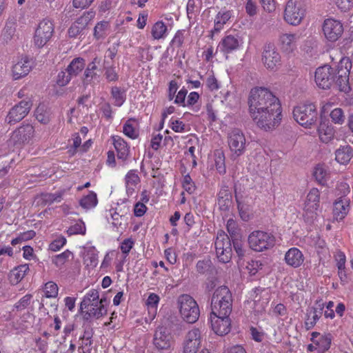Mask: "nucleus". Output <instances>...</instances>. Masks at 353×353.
<instances>
[{
	"label": "nucleus",
	"mask_w": 353,
	"mask_h": 353,
	"mask_svg": "<svg viewBox=\"0 0 353 353\" xmlns=\"http://www.w3.org/2000/svg\"><path fill=\"white\" fill-rule=\"evenodd\" d=\"M248 105L250 116L260 128L272 130L280 124L281 105L279 99L268 89L263 87L252 88Z\"/></svg>",
	"instance_id": "nucleus-1"
},
{
	"label": "nucleus",
	"mask_w": 353,
	"mask_h": 353,
	"mask_svg": "<svg viewBox=\"0 0 353 353\" xmlns=\"http://www.w3.org/2000/svg\"><path fill=\"white\" fill-rule=\"evenodd\" d=\"M232 293L227 286L217 288L211 298V313L230 315L232 310Z\"/></svg>",
	"instance_id": "nucleus-2"
},
{
	"label": "nucleus",
	"mask_w": 353,
	"mask_h": 353,
	"mask_svg": "<svg viewBox=\"0 0 353 353\" xmlns=\"http://www.w3.org/2000/svg\"><path fill=\"white\" fill-rule=\"evenodd\" d=\"M293 117L299 125L310 128L316 124L318 119L316 107L313 103L298 105L294 108Z\"/></svg>",
	"instance_id": "nucleus-3"
},
{
	"label": "nucleus",
	"mask_w": 353,
	"mask_h": 353,
	"mask_svg": "<svg viewBox=\"0 0 353 353\" xmlns=\"http://www.w3.org/2000/svg\"><path fill=\"white\" fill-rule=\"evenodd\" d=\"M179 312L181 317L188 323H195L199 317L200 310L196 301L188 294L179 298Z\"/></svg>",
	"instance_id": "nucleus-4"
},
{
	"label": "nucleus",
	"mask_w": 353,
	"mask_h": 353,
	"mask_svg": "<svg viewBox=\"0 0 353 353\" xmlns=\"http://www.w3.org/2000/svg\"><path fill=\"white\" fill-rule=\"evenodd\" d=\"M351 68L352 63L348 59H341L338 65L332 86L336 88L340 92L349 93L352 90L349 79Z\"/></svg>",
	"instance_id": "nucleus-5"
},
{
	"label": "nucleus",
	"mask_w": 353,
	"mask_h": 353,
	"mask_svg": "<svg viewBox=\"0 0 353 353\" xmlns=\"http://www.w3.org/2000/svg\"><path fill=\"white\" fill-rule=\"evenodd\" d=\"M250 248L256 252H262L272 248L275 244V237L271 233L257 230L248 236Z\"/></svg>",
	"instance_id": "nucleus-6"
},
{
	"label": "nucleus",
	"mask_w": 353,
	"mask_h": 353,
	"mask_svg": "<svg viewBox=\"0 0 353 353\" xmlns=\"http://www.w3.org/2000/svg\"><path fill=\"white\" fill-rule=\"evenodd\" d=\"M228 143L232 152V158L233 159L241 156L245 152L246 140L240 129L234 128L228 133Z\"/></svg>",
	"instance_id": "nucleus-7"
},
{
	"label": "nucleus",
	"mask_w": 353,
	"mask_h": 353,
	"mask_svg": "<svg viewBox=\"0 0 353 353\" xmlns=\"http://www.w3.org/2000/svg\"><path fill=\"white\" fill-rule=\"evenodd\" d=\"M215 248L217 257L220 262L228 263L232 257V240L224 232H218L215 241Z\"/></svg>",
	"instance_id": "nucleus-8"
},
{
	"label": "nucleus",
	"mask_w": 353,
	"mask_h": 353,
	"mask_svg": "<svg viewBox=\"0 0 353 353\" xmlns=\"http://www.w3.org/2000/svg\"><path fill=\"white\" fill-rule=\"evenodd\" d=\"M304 14L305 8L303 2L290 0L285 6L284 19L288 23L296 26L302 21Z\"/></svg>",
	"instance_id": "nucleus-9"
},
{
	"label": "nucleus",
	"mask_w": 353,
	"mask_h": 353,
	"mask_svg": "<svg viewBox=\"0 0 353 353\" xmlns=\"http://www.w3.org/2000/svg\"><path fill=\"white\" fill-rule=\"evenodd\" d=\"M336 71L329 65L319 67L315 72L314 80L317 86L321 89L331 88L334 83Z\"/></svg>",
	"instance_id": "nucleus-10"
},
{
	"label": "nucleus",
	"mask_w": 353,
	"mask_h": 353,
	"mask_svg": "<svg viewBox=\"0 0 353 353\" xmlns=\"http://www.w3.org/2000/svg\"><path fill=\"white\" fill-rule=\"evenodd\" d=\"M32 106V101L26 98L13 106L8 112L6 122L10 125L15 124L21 121L29 113Z\"/></svg>",
	"instance_id": "nucleus-11"
},
{
	"label": "nucleus",
	"mask_w": 353,
	"mask_h": 353,
	"mask_svg": "<svg viewBox=\"0 0 353 353\" xmlns=\"http://www.w3.org/2000/svg\"><path fill=\"white\" fill-rule=\"evenodd\" d=\"M54 32V25L49 19H43L39 23L34 37V44L42 48L51 39Z\"/></svg>",
	"instance_id": "nucleus-12"
},
{
	"label": "nucleus",
	"mask_w": 353,
	"mask_h": 353,
	"mask_svg": "<svg viewBox=\"0 0 353 353\" xmlns=\"http://www.w3.org/2000/svg\"><path fill=\"white\" fill-rule=\"evenodd\" d=\"M322 29L325 38L331 42L337 41L343 32L341 21L331 18L324 21Z\"/></svg>",
	"instance_id": "nucleus-13"
},
{
	"label": "nucleus",
	"mask_w": 353,
	"mask_h": 353,
	"mask_svg": "<svg viewBox=\"0 0 353 353\" xmlns=\"http://www.w3.org/2000/svg\"><path fill=\"white\" fill-rule=\"evenodd\" d=\"M212 329L220 336L226 335L231 330L230 315L210 314Z\"/></svg>",
	"instance_id": "nucleus-14"
},
{
	"label": "nucleus",
	"mask_w": 353,
	"mask_h": 353,
	"mask_svg": "<svg viewBox=\"0 0 353 353\" xmlns=\"http://www.w3.org/2000/svg\"><path fill=\"white\" fill-rule=\"evenodd\" d=\"M201 347V332L197 328L190 330L183 341V353H197Z\"/></svg>",
	"instance_id": "nucleus-15"
},
{
	"label": "nucleus",
	"mask_w": 353,
	"mask_h": 353,
	"mask_svg": "<svg viewBox=\"0 0 353 353\" xmlns=\"http://www.w3.org/2000/svg\"><path fill=\"white\" fill-rule=\"evenodd\" d=\"M34 132L32 125H22L12 132L10 139L14 144L28 143L33 137Z\"/></svg>",
	"instance_id": "nucleus-16"
},
{
	"label": "nucleus",
	"mask_w": 353,
	"mask_h": 353,
	"mask_svg": "<svg viewBox=\"0 0 353 353\" xmlns=\"http://www.w3.org/2000/svg\"><path fill=\"white\" fill-rule=\"evenodd\" d=\"M264 65L270 69H274L281 61V56L273 44L269 43L264 47L262 55Z\"/></svg>",
	"instance_id": "nucleus-17"
},
{
	"label": "nucleus",
	"mask_w": 353,
	"mask_h": 353,
	"mask_svg": "<svg viewBox=\"0 0 353 353\" xmlns=\"http://www.w3.org/2000/svg\"><path fill=\"white\" fill-rule=\"evenodd\" d=\"M154 345L159 350H168L172 345V336L165 327H159L154 335Z\"/></svg>",
	"instance_id": "nucleus-18"
},
{
	"label": "nucleus",
	"mask_w": 353,
	"mask_h": 353,
	"mask_svg": "<svg viewBox=\"0 0 353 353\" xmlns=\"http://www.w3.org/2000/svg\"><path fill=\"white\" fill-rule=\"evenodd\" d=\"M94 17L93 12H87L79 17L68 29V35L70 37L74 38L80 34L86 28L89 21Z\"/></svg>",
	"instance_id": "nucleus-19"
},
{
	"label": "nucleus",
	"mask_w": 353,
	"mask_h": 353,
	"mask_svg": "<svg viewBox=\"0 0 353 353\" xmlns=\"http://www.w3.org/2000/svg\"><path fill=\"white\" fill-rule=\"evenodd\" d=\"M241 43L242 40L240 39L239 37L228 35L221 40L218 48H219L220 50L223 53L228 54L237 50Z\"/></svg>",
	"instance_id": "nucleus-20"
},
{
	"label": "nucleus",
	"mask_w": 353,
	"mask_h": 353,
	"mask_svg": "<svg viewBox=\"0 0 353 353\" xmlns=\"http://www.w3.org/2000/svg\"><path fill=\"white\" fill-rule=\"evenodd\" d=\"M299 39L297 34L285 33L279 37L281 49L285 53H290L296 48V42Z\"/></svg>",
	"instance_id": "nucleus-21"
},
{
	"label": "nucleus",
	"mask_w": 353,
	"mask_h": 353,
	"mask_svg": "<svg viewBox=\"0 0 353 353\" xmlns=\"http://www.w3.org/2000/svg\"><path fill=\"white\" fill-rule=\"evenodd\" d=\"M32 69V63L28 59H22L12 67V76L15 80L26 76Z\"/></svg>",
	"instance_id": "nucleus-22"
},
{
	"label": "nucleus",
	"mask_w": 353,
	"mask_h": 353,
	"mask_svg": "<svg viewBox=\"0 0 353 353\" xmlns=\"http://www.w3.org/2000/svg\"><path fill=\"white\" fill-rule=\"evenodd\" d=\"M285 261L288 265L298 268L303 263L304 257L298 248H292L285 253Z\"/></svg>",
	"instance_id": "nucleus-23"
},
{
	"label": "nucleus",
	"mask_w": 353,
	"mask_h": 353,
	"mask_svg": "<svg viewBox=\"0 0 353 353\" xmlns=\"http://www.w3.org/2000/svg\"><path fill=\"white\" fill-rule=\"evenodd\" d=\"M349 211V201L346 199L339 198L334 203L333 214L336 219L342 220Z\"/></svg>",
	"instance_id": "nucleus-24"
},
{
	"label": "nucleus",
	"mask_w": 353,
	"mask_h": 353,
	"mask_svg": "<svg viewBox=\"0 0 353 353\" xmlns=\"http://www.w3.org/2000/svg\"><path fill=\"white\" fill-rule=\"evenodd\" d=\"M353 157V150L351 146L346 145L341 146L335 152V159L340 164L348 163Z\"/></svg>",
	"instance_id": "nucleus-25"
},
{
	"label": "nucleus",
	"mask_w": 353,
	"mask_h": 353,
	"mask_svg": "<svg viewBox=\"0 0 353 353\" xmlns=\"http://www.w3.org/2000/svg\"><path fill=\"white\" fill-rule=\"evenodd\" d=\"M17 28V19L14 17H9L6 26L2 30L1 38L3 41L8 43L14 36Z\"/></svg>",
	"instance_id": "nucleus-26"
},
{
	"label": "nucleus",
	"mask_w": 353,
	"mask_h": 353,
	"mask_svg": "<svg viewBox=\"0 0 353 353\" xmlns=\"http://www.w3.org/2000/svg\"><path fill=\"white\" fill-rule=\"evenodd\" d=\"M319 138L323 143L330 142L334 136V128L329 125L328 122L322 121L318 127Z\"/></svg>",
	"instance_id": "nucleus-27"
},
{
	"label": "nucleus",
	"mask_w": 353,
	"mask_h": 353,
	"mask_svg": "<svg viewBox=\"0 0 353 353\" xmlns=\"http://www.w3.org/2000/svg\"><path fill=\"white\" fill-rule=\"evenodd\" d=\"M114 145L117 152V157L125 161L129 154V148L127 143L120 137H113Z\"/></svg>",
	"instance_id": "nucleus-28"
},
{
	"label": "nucleus",
	"mask_w": 353,
	"mask_h": 353,
	"mask_svg": "<svg viewBox=\"0 0 353 353\" xmlns=\"http://www.w3.org/2000/svg\"><path fill=\"white\" fill-rule=\"evenodd\" d=\"M85 65V59L81 57H77L73 59L68 65L66 72L69 73L72 77H77L83 70Z\"/></svg>",
	"instance_id": "nucleus-29"
},
{
	"label": "nucleus",
	"mask_w": 353,
	"mask_h": 353,
	"mask_svg": "<svg viewBox=\"0 0 353 353\" xmlns=\"http://www.w3.org/2000/svg\"><path fill=\"white\" fill-rule=\"evenodd\" d=\"M29 271V265L23 264L14 268L10 274V281L12 284H17L25 276L27 272Z\"/></svg>",
	"instance_id": "nucleus-30"
},
{
	"label": "nucleus",
	"mask_w": 353,
	"mask_h": 353,
	"mask_svg": "<svg viewBox=\"0 0 353 353\" xmlns=\"http://www.w3.org/2000/svg\"><path fill=\"white\" fill-rule=\"evenodd\" d=\"M106 313L107 309L103 306L99 307L98 301H97V303H94V305L90 306L88 310L85 312L83 319L87 321L91 318L99 319Z\"/></svg>",
	"instance_id": "nucleus-31"
},
{
	"label": "nucleus",
	"mask_w": 353,
	"mask_h": 353,
	"mask_svg": "<svg viewBox=\"0 0 353 353\" xmlns=\"http://www.w3.org/2000/svg\"><path fill=\"white\" fill-rule=\"evenodd\" d=\"M134 170H130L125 176V185L128 194H132L134 187L140 182V178Z\"/></svg>",
	"instance_id": "nucleus-32"
},
{
	"label": "nucleus",
	"mask_w": 353,
	"mask_h": 353,
	"mask_svg": "<svg viewBox=\"0 0 353 353\" xmlns=\"http://www.w3.org/2000/svg\"><path fill=\"white\" fill-rule=\"evenodd\" d=\"M35 117L38 121L43 124H47L50 120V112L45 105L39 104L35 110Z\"/></svg>",
	"instance_id": "nucleus-33"
},
{
	"label": "nucleus",
	"mask_w": 353,
	"mask_h": 353,
	"mask_svg": "<svg viewBox=\"0 0 353 353\" xmlns=\"http://www.w3.org/2000/svg\"><path fill=\"white\" fill-rule=\"evenodd\" d=\"M98 202L97 194L94 192H90L89 194L83 196L79 201V205L84 209L89 210L97 205Z\"/></svg>",
	"instance_id": "nucleus-34"
},
{
	"label": "nucleus",
	"mask_w": 353,
	"mask_h": 353,
	"mask_svg": "<svg viewBox=\"0 0 353 353\" xmlns=\"http://www.w3.org/2000/svg\"><path fill=\"white\" fill-rule=\"evenodd\" d=\"M111 95L114 100V104L116 106H121L125 101V90L119 87H112Z\"/></svg>",
	"instance_id": "nucleus-35"
},
{
	"label": "nucleus",
	"mask_w": 353,
	"mask_h": 353,
	"mask_svg": "<svg viewBox=\"0 0 353 353\" xmlns=\"http://www.w3.org/2000/svg\"><path fill=\"white\" fill-rule=\"evenodd\" d=\"M63 192H57L54 194L46 193L41 196V204L46 205H50L54 202H60L62 199Z\"/></svg>",
	"instance_id": "nucleus-36"
},
{
	"label": "nucleus",
	"mask_w": 353,
	"mask_h": 353,
	"mask_svg": "<svg viewBox=\"0 0 353 353\" xmlns=\"http://www.w3.org/2000/svg\"><path fill=\"white\" fill-rule=\"evenodd\" d=\"M167 26L162 21H157L152 28V35L154 39H160L165 36Z\"/></svg>",
	"instance_id": "nucleus-37"
},
{
	"label": "nucleus",
	"mask_w": 353,
	"mask_h": 353,
	"mask_svg": "<svg viewBox=\"0 0 353 353\" xmlns=\"http://www.w3.org/2000/svg\"><path fill=\"white\" fill-rule=\"evenodd\" d=\"M196 270L199 274H204L208 272H212L214 270V266L211 260L207 258L200 260L196 263Z\"/></svg>",
	"instance_id": "nucleus-38"
},
{
	"label": "nucleus",
	"mask_w": 353,
	"mask_h": 353,
	"mask_svg": "<svg viewBox=\"0 0 353 353\" xmlns=\"http://www.w3.org/2000/svg\"><path fill=\"white\" fill-rule=\"evenodd\" d=\"M328 175L327 170L323 165H317L314 170L313 176L320 184L324 185L326 181V177Z\"/></svg>",
	"instance_id": "nucleus-39"
},
{
	"label": "nucleus",
	"mask_w": 353,
	"mask_h": 353,
	"mask_svg": "<svg viewBox=\"0 0 353 353\" xmlns=\"http://www.w3.org/2000/svg\"><path fill=\"white\" fill-rule=\"evenodd\" d=\"M320 193L317 188H312L307 194L305 205H314L319 208Z\"/></svg>",
	"instance_id": "nucleus-40"
},
{
	"label": "nucleus",
	"mask_w": 353,
	"mask_h": 353,
	"mask_svg": "<svg viewBox=\"0 0 353 353\" xmlns=\"http://www.w3.org/2000/svg\"><path fill=\"white\" fill-rule=\"evenodd\" d=\"M72 253L68 250H66L61 254L55 255L52 258V263L57 267V268H61L66 261H68L69 258L70 256H72Z\"/></svg>",
	"instance_id": "nucleus-41"
},
{
	"label": "nucleus",
	"mask_w": 353,
	"mask_h": 353,
	"mask_svg": "<svg viewBox=\"0 0 353 353\" xmlns=\"http://www.w3.org/2000/svg\"><path fill=\"white\" fill-rule=\"evenodd\" d=\"M201 6V0H188L186 6L188 17L191 19L193 14L199 12Z\"/></svg>",
	"instance_id": "nucleus-42"
},
{
	"label": "nucleus",
	"mask_w": 353,
	"mask_h": 353,
	"mask_svg": "<svg viewBox=\"0 0 353 353\" xmlns=\"http://www.w3.org/2000/svg\"><path fill=\"white\" fill-rule=\"evenodd\" d=\"M109 24L107 21H100L97 23L94 28V36L97 39H101L106 34Z\"/></svg>",
	"instance_id": "nucleus-43"
},
{
	"label": "nucleus",
	"mask_w": 353,
	"mask_h": 353,
	"mask_svg": "<svg viewBox=\"0 0 353 353\" xmlns=\"http://www.w3.org/2000/svg\"><path fill=\"white\" fill-rule=\"evenodd\" d=\"M307 319L305 321V327L307 330L312 328L316 321L319 319L320 316L317 313V310L315 308H312L307 314Z\"/></svg>",
	"instance_id": "nucleus-44"
},
{
	"label": "nucleus",
	"mask_w": 353,
	"mask_h": 353,
	"mask_svg": "<svg viewBox=\"0 0 353 353\" xmlns=\"http://www.w3.org/2000/svg\"><path fill=\"white\" fill-rule=\"evenodd\" d=\"M227 230L230 234L228 236L231 240L241 238V235L239 233V230L237 228L236 223L232 219H230L227 222Z\"/></svg>",
	"instance_id": "nucleus-45"
},
{
	"label": "nucleus",
	"mask_w": 353,
	"mask_h": 353,
	"mask_svg": "<svg viewBox=\"0 0 353 353\" xmlns=\"http://www.w3.org/2000/svg\"><path fill=\"white\" fill-rule=\"evenodd\" d=\"M58 286L53 281H49L45 284L44 292L47 298H55L58 295Z\"/></svg>",
	"instance_id": "nucleus-46"
},
{
	"label": "nucleus",
	"mask_w": 353,
	"mask_h": 353,
	"mask_svg": "<svg viewBox=\"0 0 353 353\" xmlns=\"http://www.w3.org/2000/svg\"><path fill=\"white\" fill-rule=\"evenodd\" d=\"M134 119H129L123 125V133L131 139H136L138 137V132L132 126V122L134 121Z\"/></svg>",
	"instance_id": "nucleus-47"
},
{
	"label": "nucleus",
	"mask_w": 353,
	"mask_h": 353,
	"mask_svg": "<svg viewBox=\"0 0 353 353\" xmlns=\"http://www.w3.org/2000/svg\"><path fill=\"white\" fill-rule=\"evenodd\" d=\"M319 208L314 205H305V219L307 222H312L317 216Z\"/></svg>",
	"instance_id": "nucleus-48"
},
{
	"label": "nucleus",
	"mask_w": 353,
	"mask_h": 353,
	"mask_svg": "<svg viewBox=\"0 0 353 353\" xmlns=\"http://www.w3.org/2000/svg\"><path fill=\"white\" fill-rule=\"evenodd\" d=\"M215 156L216 168L219 173L224 174L225 172L224 154L222 152H217L215 153Z\"/></svg>",
	"instance_id": "nucleus-49"
},
{
	"label": "nucleus",
	"mask_w": 353,
	"mask_h": 353,
	"mask_svg": "<svg viewBox=\"0 0 353 353\" xmlns=\"http://www.w3.org/2000/svg\"><path fill=\"white\" fill-rule=\"evenodd\" d=\"M68 232L69 234H84L85 233V226L83 221H79L74 225L69 228Z\"/></svg>",
	"instance_id": "nucleus-50"
},
{
	"label": "nucleus",
	"mask_w": 353,
	"mask_h": 353,
	"mask_svg": "<svg viewBox=\"0 0 353 353\" xmlns=\"http://www.w3.org/2000/svg\"><path fill=\"white\" fill-rule=\"evenodd\" d=\"M332 121L338 124H342L344 122L345 117L343 111L341 108H335L330 113Z\"/></svg>",
	"instance_id": "nucleus-51"
},
{
	"label": "nucleus",
	"mask_w": 353,
	"mask_h": 353,
	"mask_svg": "<svg viewBox=\"0 0 353 353\" xmlns=\"http://www.w3.org/2000/svg\"><path fill=\"white\" fill-rule=\"evenodd\" d=\"M72 78L71 75L67 73L66 70L61 71L57 75V83L59 86H65L70 81Z\"/></svg>",
	"instance_id": "nucleus-52"
},
{
	"label": "nucleus",
	"mask_w": 353,
	"mask_h": 353,
	"mask_svg": "<svg viewBox=\"0 0 353 353\" xmlns=\"http://www.w3.org/2000/svg\"><path fill=\"white\" fill-rule=\"evenodd\" d=\"M66 243V239L60 236L54 240L49 245V249L53 252L59 250Z\"/></svg>",
	"instance_id": "nucleus-53"
},
{
	"label": "nucleus",
	"mask_w": 353,
	"mask_h": 353,
	"mask_svg": "<svg viewBox=\"0 0 353 353\" xmlns=\"http://www.w3.org/2000/svg\"><path fill=\"white\" fill-rule=\"evenodd\" d=\"M159 301V296L156 294L151 293L146 301V305H148L149 310H152L153 312H155Z\"/></svg>",
	"instance_id": "nucleus-54"
},
{
	"label": "nucleus",
	"mask_w": 353,
	"mask_h": 353,
	"mask_svg": "<svg viewBox=\"0 0 353 353\" xmlns=\"http://www.w3.org/2000/svg\"><path fill=\"white\" fill-rule=\"evenodd\" d=\"M31 299V294L25 295L14 305L15 308L20 311L24 310L29 305Z\"/></svg>",
	"instance_id": "nucleus-55"
},
{
	"label": "nucleus",
	"mask_w": 353,
	"mask_h": 353,
	"mask_svg": "<svg viewBox=\"0 0 353 353\" xmlns=\"http://www.w3.org/2000/svg\"><path fill=\"white\" fill-rule=\"evenodd\" d=\"M263 264L259 261L252 260L248 263L246 268L251 275H255L259 269H261Z\"/></svg>",
	"instance_id": "nucleus-56"
},
{
	"label": "nucleus",
	"mask_w": 353,
	"mask_h": 353,
	"mask_svg": "<svg viewBox=\"0 0 353 353\" xmlns=\"http://www.w3.org/2000/svg\"><path fill=\"white\" fill-rule=\"evenodd\" d=\"M234 249L239 257H242L245 254V250L243 248L241 238L234 239L232 240Z\"/></svg>",
	"instance_id": "nucleus-57"
},
{
	"label": "nucleus",
	"mask_w": 353,
	"mask_h": 353,
	"mask_svg": "<svg viewBox=\"0 0 353 353\" xmlns=\"http://www.w3.org/2000/svg\"><path fill=\"white\" fill-rule=\"evenodd\" d=\"M336 3L343 12H347L353 8V0H336Z\"/></svg>",
	"instance_id": "nucleus-58"
},
{
	"label": "nucleus",
	"mask_w": 353,
	"mask_h": 353,
	"mask_svg": "<svg viewBox=\"0 0 353 353\" xmlns=\"http://www.w3.org/2000/svg\"><path fill=\"white\" fill-rule=\"evenodd\" d=\"M330 344L331 337L330 334L321 336L319 341L317 343V345H319L323 352L327 350L330 347Z\"/></svg>",
	"instance_id": "nucleus-59"
},
{
	"label": "nucleus",
	"mask_w": 353,
	"mask_h": 353,
	"mask_svg": "<svg viewBox=\"0 0 353 353\" xmlns=\"http://www.w3.org/2000/svg\"><path fill=\"white\" fill-rule=\"evenodd\" d=\"M183 187L188 193H192L194 191L195 186L189 174L184 176L183 180Z\"/></svg>",
	"instance_id": "nucleus-60"
},
{
	"label": "nucleus",
	"mask_w": 353,
	"mask_h": 353,
	"mask_svg": "<svg viewBox=\"0 0 353 353\" xmlns=\"http://www.w3.org/2000/svg\"><path fill=\"white\" fill-rule=\"evenodd\" d=\"M245 11L250 17L256 15L257 13V6L256 2L253 0H248L245 4Z\"/></svg>",
	"instance_id": "nucleus-61"
},
{
	"label": "nucleus",
	"mask_w": 353,
	"mask_h": 353,
	"mask_svg": "<svg viewBox=\"0 0 353 353\" xmlns=\"http://www.w3.org/2000/svg\"><path fill=\"white\" fill-rule=\"evenodd\" d=\"M97 76V73L92 70H88L85 68L82 78L83 85H88L91 83L94 77Z\"/></svg>",
	"instance_id": "nucleus-62"
},
{
	"label": "nucleus",
	"mask_w": 353,
	"mask_h": 353,
	"mask_svg": "<svg viewBox=\"0 0 353 353\" xmlns=\"http://www.w3.org/2000/svg\"><path fill=\"white\" fill-rule=\"evenodd\" d=\"M134 245V242L131 239H125L121 244L120 248L121 250V252L125 254H128L130 250L132 248Z\"/></svg>",
	"instance_id": "nucleus-63"
},
{
	"label": "nucleus",
	"mask_w": 353,
	"mask_h": 353,
	"mask_svg": "<svg viewBox=\"0 0 353 353\" xmlns=\"http://www.w3.org/2000/svg\"><path fill=\"white\" fill-rule=\"evenodd\" d=\"M184 36L182 30H178L172 39L171 43L179 48L183 43Z\"/></svg>",
	"instance_id": "nucleus-64"
}]
</instances>
